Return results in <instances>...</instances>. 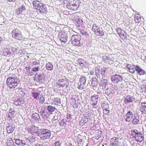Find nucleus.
Instances as JSON below:
<instances>
[{
    "mask_svg": "<svg viewBox=\"0 0 146 146\" xmlns=\"http://www.w3.org/2000/svg\"><path fill=\"white\" fill-rule=\"evenodd\" d=\"M6 82L7 86L9 88L13 89L17 86L20 81L16 75H13L7 78Z\"/></svg>",
    "mask_w": 146,
    "mask_h": 146,
    "instance_id": "nucleus-1",
    "label": "nucleus"
},
{
    "mask_svg": "<svg viewBox=\"0 0 146 146\" xmlns=\"http://www.w3.org/2000/svg\"><path fill=\"white\" fill-rule=\"evenodd\" d=\"M50 135V131L47 129H38L37 131V135L39 136L41 139L44 140L49 138Z\"/></svg>",
    "mask_w": 146,
    "mask_h": 146,
    "instance_id": "nucleus-2",
    "label": "nucleus"
},
{
    "mask_svg": "<svg viewBox=\"0 0 146 146\" xmlns=\"http://www.w3.org/2000/svg\"><path fill=\"white\" fill-rule=\"evenodd\" d=\"M132 135L137 141L140 142L143 141L144 138L143 135L141 132L137 130H134Z\"/></svg>",
    "mask_w": 146,
    "mask_h": 146,
    "instance_id": "nucleus-3",
    "label": "nucleus"
},
{
    "mask_svg": "<svg viewBox=\"0 0 146 146\" xmlns=\"http://www.w3.org/2000/svg\"><path fill=\"white\" fill-rule=\"evenodd\" d=\"M111 81L115 84L121 82L123 80V76L118 74H115L111 77Z\"/></svg>",
    "mask_w": 146,
    "mask_h": 146,
    "instance_id": "nucleus-4",
    "label": "nucleus"
},
{
    "mask_svg": "<svg viewBox=\"0 0 146 146\" xmlns=\"http://www.w3.org/2000/svg\"><path fill=\"white\" fill-rule=\"evenodd\" d=\"M81 36L79 35H73L72 36L71 40L73 44L76 46H80V40Z\"/></svg>",
    "mask_w": 146,
    "mask_h": 146,
    "instance_id": "nucleus-5",
    "label": "nucleus"
},
{
    "mask_svg": "<svg viewBox=\"0 0 146 146\" xmlns=\"http://www.w3.org/2000/svg\"><path fill=\"white\" fill-rule=\"evenodd\" d=\"M12 34V37L16 39L20 40L22 38L21 32L18 29H16L13 30Z\"/></svg>",
    "mask_w": 146,
    "mask_h": 146,
    "instance_id": "nucleus-6",
    "label": "nucleus"
},
{
    "mask_svg": "<svg viewBox=\"0 0 146 146\" xmlns=\"http://www.w3.org/2000/svg\"><path fill=\"white\" fill-rule=\"evenodd\" d=\"M80 3V1L77 0L75 1V4H70V5H67V7L69 9L73 10H76L79 7Z\"/></svg>",
    "mask_w": 146,
    "mask_h": 146,
    "instance_id": "nucleus-7",
    "label": "nucleus"
},
{
    "mask_svg": "<svg viewBox=\"0 0 146 146\" xmlns=\"http://www.w3.org/2000/svg\"><path fill=\"white\" fill-rule=\"evenodd\" d=\"M92 29L95 34L97 35L103 36L104 35L102 29L101 30L95 25H93Z\"/></svg>",
    "mask_w": 146,
    "mask_h": 146,
    "instance_id": "nucleus-8",
    "label": "nucleus"
},
{
    "mask_svg": "<svg viewBox=\"0 0 146 146\" xmlns=\"http://www.w3.org/2000/svg\"><path fill=\"white\" fill-rule=\"evenodd\" d=\"M98 100V96L96 94H94L91 97L90 100V104L95 108H97L96 106Z\"/></svg>",
    "mask_w": 146,
    "mask_h": 146,
    "instance_id": "nucleus-9",
    "label": "nucleus"
},
{
    "mask_svg": "<svg viewBox=\"0 0 146 146\" xmlns=\"http://www.w3.org/2000/svg\"><path fill=\"white\" fill-rule=\"evenodd\" d=\"M116 31L119 36L122 39H125L126 38V34L124 30L120 28H117Z\"/></svg>",
    "mask_w": 146,
    "mask_h": 146,
    "instance_id": "nucleus-10",
    "label": "nucleus"
},
{
    "mask_svg": "<svg viewBox=\"0 0 146 146\" xmlns=\"http://www.w3.org/2000/svg\"><path fill=\"white\" fill-rule=\"evenodd\" d=\"M34 78L35 80L36 81L42 83L44 79V77L43 74L38 75L36 74L35 75Z\"/></svg>",
    "mask_w": 146,
    "mask_h": 146,
    "instance_id": "nucleus-11",
    "label": "nucleus"
},
{
    "mask_svg": "<svg viewBox=\"0 0 146 146\" xmlns=\"http://www.w3.org/2000/svg\"><path fill=\"white\" fill-rule=\"evenodd\" d=\"M57 82L58 84L62 87L67 86L68 85V82L66 78L58 80Z\"/></svg>",
    "mask_w": 146,
    "mask_h": 146,
    "instance_id": "nucleus-12",
    "label": "nucleus"
},
{
    "mask_svg": "<svg viewBox=\"0 0 146 146\" xmlns=\"http://www.w3.org/2000/svg\"><path fill=\"white\" fill-rule=\"evenodd\" d=\"M119 139L116 137H113L111 139L110 143L111 146H118Z\"/></svg>",
    "mask_w": 146,
    "mask_h": 146,
    "instance_id": "nucleus-13",
    "label": "nucleus"
},
{
    "mask_svg": "<svg viewBox=\"0 0 146 146\" xmlns=\"http://www.w3.org/2000/svg\"><path fill=\"white\" fill-rule=\"evenodd\" d=\"M37 11L41 13H45L47 12V9L45 5L42 4L37 10Z\"/></svg>",
    "mask_w": 146,
    "mask_h": 146,
    "instance_id": "nucleus-14",
    "label": "nucleus"
},
{
    "mask_svg": "<svg viewBox=\"0 0 146 146\" xmlns=\"http://www.w3.org/2000/svg\"><path fill=\"white\" fill-rule=\"evenodd\" d=\"M15 129V126L12 124H9L7 125L6 129L8 133H12Z\"/></svg>",
    "mask_w": 146,
    "mask_h": 146,
    "instance_id": "nucleus-15",
    "label": "nucleus"
},
{
    "mask_svg": "<svg viewBox=\"0 0 146 146\" xmlns=\"http://www.w3.org/2000/svg\"><path fill=\"white\" fill-rule=\"evenodd\" d=\"M33 4L34 8L37 10L42 4L38 1H33Z\"/></svg>",
    "mask_w": 146,
    "mask_h": 146,
    "instance_id": "nucleus-16",
    "label": "nucleus"
},
{
    "mask_svg": "<svg viewBox=\"0 0 146 146\" xmlns=\"http://www.w3.org/2000/svg\"><path fill=\"white\" fill-rule=\"evenodd\" d=\"M133 114L132 112L129 111L126 114L125 121L129 122L133 118Z\"/></svg>",
    "mask_w": 146,
    "mask_h": 146,
    "instance_id": "nucleus-17",
    "label": "nucleus"
},
{
    "mask_svg": "<svg viewBox=\"0 0 146 146\" xmlns=\"http://www.w3.org/2000/svg\"><path fill=\"white\" fill-rule=\"evenodd\" d=\"M134 99L132 96L128 95L125 98L124 102L125 104H128L132 102Z\"/></svg>",
    "mask_w": 146,
    "mask_h": 146,
    "instance_id": "nucleus-18",
    "label": "nucleus"
},
{
    "mask_svg": "<svg viewBox=\"0 0 146 146\" xmlns=\"http://www.w3.org/2000/svg\"><path fill=\"white\" fill-rule=\"evenodd\" d=\"M15 143L18 146H24L26 145L25 141L19 139H16L15 140Z\"/></svg>",
    "mask_w": 146,
    "mask_h": 146,
    "instance_id": "nucleus-19",
    "label": "nucleus"
},
{
    "mask_svg": "<svg viewBox=\"0 0 146 146\" xmlns=\"http://www.w3.org/2000/svg\"><path fill=\"white\" fill-rule=\"evenodd\" d=\"M67 37L65 34L62 35L60 40L62 44H65L67 41Z\"/></svg>",
    "mask_w": 146,
    "mask_h": 146,
    "instance_id": "nucleus-20",
    "label": "nucleus"
},
{
    "mask_svg": "<svg viewBox=\"0 0 146 146\" xmlns=\"http://www.w3.org/2000/svg\"><path fill=\"white\" fill-rule=\"evenodd\" d=\"M135 69V70L139 74L142 75L144 74V71L141 69L138 65H137L136 66Z\"/></svg>",
    "mask_w": 146,
    "mask_h": 146,
    "instance_id": "nucleus-21",
    "label": "nucleus"
},
{
    "mask_svg": "<svg viewBox=\"0 0 146 146\" xmlns=\"http://www.w3.org/2000/svg\"><path fill=\"white\" fill-rule=\"evenodd\" d=\"M78 62L79 64L81 66L84 67H86L87 66L86 62L82 59H79L78 60Z\"/></svg>",
    "mask_w": 146,
    "mask_h": 146,
    "instance_id": "nucleus-22",
    "label": "nucleus"
},
{
    "mask_svg": "<svg viewBox=\"0 0 146 146\" xmlns=\"http://www.w3.org/2000/svg\"><path fill=\"white\" fill-rule=\"evenodd\" d=\"M31 68L30 66H26L25 67V69L26 71H25V74L27 75H30V76H32L33 75V73L32 72V70L30 71Z\"/></svg>",
    "mask_w": 146,
    "mask_h": 146,
    "instance_id": "nucleus-23",
    "label": "nucleus"
},
{
    "mask_svg": "<svg viewBox=\"0 0 146 146\" xmlns=\"http://www.w3.org/2000/svg\"><path fill=\"white\" fill-rule=\"evenodd\" d=\"M146 103H141V106L140 107V110L142 112L146 113Z\"/></svg>",
    "mask_w": 146,
    "mask_h": 146,
    "instance_id": "nucleus-24",
    "label": "nucleus"
},
{
    "mask_svg": "<svg viewBox=\"0 0 146 146\" xmlns=\"http://www.w3.org/2000/svg\"><path fill=\"white\" fill-rule=\"evenodd\" d=\"M146 103H141V106L140 107V110L142 112L146 113Z\"/></svg>",
    "mask_w": 146,
    "mask_h": 146,
    "instance_id": "nucleus-25",
    "label": "nucleus"
},
{
    "mask_svg": "<svg viewBox=\"0 0 146 146\" xmlns=\"http://www.w3.org/2000/svg\"><path fill=\"white\" fill-rule=\"evenodd\" d=\"M3 51L1 52L2 55L6 56H8L10 54V52L9 51L8 49L7 48H2Z\"/></svg>",
    "mask_w": 146,
    "mask_h": 146,
    "instance_id": "nucleus-26",
    "label": "nucleus"
},
{
    "mask_svg": "<svg viewBox=\"0 0 146 146\" xmlns=\"http://www.w3.org/2000/svg\"><path fill=\"white\" fill-rule=\"evenodd\" d=\"M14 102L16 105H20L21 104L23 103V101L21 100L20 98H17V99H15Z\"/></svg>",
    "mask_w": 146,
    "mask_h": 146,
    "instance_id": "nucleus-27",
    "label": "nucleus"
},
{
    "mask_svg": "<svg viewBox=\"0 0 146 146\" xmlns=\"http://www.w3.org/2000/svg\"><path fill=\"white\" fill-rule=\"evenodd\" d=\"M101 56L102 58L105 60L107 61L110 60L109 58V55L107 53L105 54H102Z\"/></svg>",
    "mask_w": 146,
    "mask_h": 146,
    "instance_id": "nucleus-28",
    "label": "nucleus"
},
{
    "mask_svg": "<svg viewBox=\"0 0 146 146\" xmlns=\"http://www.w3.org/2000/svg\"><path fill=\"white\" fill-rule=\"evenodd\" d=\"M40 70L39 66H37L36 67L33 68L31 69L32 72L33 73V75L34 74V73H36Z\"/></svg>",
    "mask_w": 146,
    "mask_h": 146,
    "instance_id": "nucleus-29",
    "label": "nucleus"
},
{
    "mask_svg": "<svg viewBox=\"0 0 146 146\" xmlns=\"http://www.w3.org/2000/svg\"><path fill=\"white\" fill-rule=\"evenodd\" d=\"M56 109L55 107L51 106L49 105L47 107V110L50 113L53 112Z\"/></svg>",
    "mask_w": 146,
    "mask_h": 146,
    "instance_id": "nucleus-30",
    "label": "nucleus"
},
{
    "mask_svg": "<svg viewBox=\"0 0 146 146\" xmlns=\"http://www.w3.org/2000/svg\"><path fill=\"white\" fill-rule=\"evenodd\" d=\"M46 66V68L48 70H53V65L50 62L47 63Z\"/></svg>",
    "mask_w": 146,
    "mask_h": 146,
    "instance_id": "nucleus-31",
    "label": "nucleus"
},
{
    "mask_svg": "<svg viewBox=\"0 0 146 146\" xmlns=\"http://www.w3.org/2000/svg\"><path fill=\"white\" fill-rule=\"evenodd\" d=\"M32 95L33 97L35 99L37 100L40 97L39 93L37 92H33L32 93Z\"/></svg>",
    "mask_w": 146,
    "mask_h": 146,
    "instance_id": "nucleus-32",
    "label": "nucleus"
},
{
    "mask_svg": "<svg viewBox=\"0 0 146 146\" xmlns=\"http://www.w3.org/2000/svg\"><path fill=\"white\" fill-rule=\"evenodd\" d=\"M132 124L133 125H136L139 123V117H135L134 118L132 121Z\"/></svg>",
    "mask_w": 146,
    "mask_h": 146,
    "instance_id": "nucleus-33",
    "label": "nucleus"
},
{
    "mask_svg": "<svg viewBox=\"0 0 146 146\" xmlns=\"http://www.w3.org/2000/svg\"><path fill=\"white\" fill-rule=\"evenodd\" d=\"M32 118L34 120H38L39 118V116L38 113H35L32 115Z\"/></svg>",
    "mask_w": 146,
    "mask_h": 146,
    "instance_id": "nucleus-34",
    "label": "nucleus"
},
{
    "mask_svg": "<svg viewBox=\"0 0 146 146\" xmlns=\"http://www.w3.org/2000/svg\"><path fill=\"white\" fill-rule=\"evenodd\" d=\"M66 121L65 119H63L60 122V125L61 126H64L66 125Z\"/></svg>",
    "mask_w": 146,
    "mask_h": 146,
    "instance_id": "nucleus-35",
    "label": "nucleus"
},
{
    "mask_svg": "<svg viewBox=\"0 0 146 146\" xmlns=\"http://www.w3.org/2000/svg\"><path fill=\"white\" fill-rule=\"evenodd\" d=\"M135 21L137 23H139L141 21V18L138 15H136L135 16Z\"/></svg>",
    "mask_w": 146,
    "mask_h": 146,
    "instance_id": "nucleus-36",
    "label": "nucleus"
},
{
    "mask_svg": "<svg viewBox=\"0 0 146 146\" xmlns=\"http://www.w3.org/2000/svg\"><path fill=\"white\" fill-rule=\"evenodd\" d=\"M53 103L56 105H58L60 103V99L58 98L55 99Z\"/></svg>",
    "mask_w": 146,
    "mask_h": 146,
    "instance_id": "nucleus-37",
    "label": "nucleus"
},
{
    "mask_svg": "<svg viewBox=\"0 0 146 146\" xmlns=\"http://www.w3.org/2000/svg\"><path fill=\"white\" fill-rule=\"evenodd\" d=\"M86 79L85 77L81 76L80 78V80H79V82L85 84Z\"/></svg>",
    "mask_w": 146,
    "mask_h": 146,
    "instance_id": "nucleus-38",
    "label": "nucleus"
},
{
    "mask_svg": "<svg viewBox=\"0 0 146 146\" xmlns=\"http://www.w3.org/2000/svg\"><path fill=\"white\" fill-rule=\"evenodd\" d=\"M25 9V6L23 5H22L21 7L19 9V12L17 11V13L19 14H20L23 11H24Z\"/></svg>",
    "mask_w": 146,
    "mask_h": 146,
    "instance_id": "nucleus-39",
    "label": "nucleus"
},
{
    "mask_svg": "<svg viewBox=\"0 0 146 146\" xmlns=\"http://www.w3.org/2000/svg\"><path fill=\"white\" fill-rule=\"evenodd\" d=\"M100 67L98 66L96 67L95 68V73L97 76L98 75H99L100 74Z\"/></svg>",
    "mask_w": 146,
    "mask_h": 146,
    "instance_id": "nucleus-40",
    "label": "nucleus"
},
{
    "mask_svg": "<svg viewBox=\"0 0 146 146\" xmlns=\"http://www.w3.org/2000/svg\"><path fill=\"white\" fill-rule=\"evenodd\" d=\"M85 85V84L79 82L78 83V87L79 89L82 90L84 88Z\"/></svg>",
    "mask_w": 146,
    "mask_h": 146,
    "instance_id": "nucleus-41",
    "label": "nucleus"
},
{
    "mask_svg": "<svg viewBox=\"0 0 146 146\" xmlns=\"http://www.w3.org/2000/svg\"><path fill=\"white\" fill-rule=\"evenodd\" d=\"M135 67L134 65L131 64H128L126 66V68L128 70L135 68Z\"/></svg>",
    "mask_w": 146,
    "mask_h": 146,
    "instance_id": "nucleus-42",
    "label": "nucleus"
},
{
    "mask_svg": "<svg viewBox=\"0 0 146 146\" xmlns=\"http://www.w3.org/2000/svg\"><path fill=\"white\" fill-rule=\"evenodd\" d=\"M38 129V128L35 126H33L32 127V130L34 132V133H36L37 134V131Z\"/></svg>",
    "mask_w": 146,
    "mask_h": 146,
    "instance_id": "nucleus-43",
    "label": "nucleus"
},
{
    "mask_svg": "<svg viewBox=\"0 0 146 146\" xmlns=\"http://www.w3.org/2000/svg\"><path fill=\"white\" fill-rule=\"evenodd\" d=\"M40 102L41 103H43L44 102V97L42 96H40V97L39 98H38Z\"/></svg>",
    "mask_w": 146,
    "mask_h": 146,
    "instance_id": "nucleus-44",
    "label": "nucleus"
},
{
    "mask_svg": "<svg viewBox=\"0 0 146 146\" xmlns=\"http://www.w3.org/2000/svg\"><path fill=\"white\" fill-rule=\"evenodd\" d=\"M61 145V143H60L59 141H56L55 143H54L52 146H60Z\"/></svg>",
    "mask_w": 146,
    "mask_h": 146,
    "instance_id": "nucleus-45",
    "label": "nucleus"
},
{
    "mask_svg": "<svg viewBox=\"0 0 146 146\" xmlns=\"http://www.w3.org/2000/svg\"><path fill=\"white\" fill-rule=\"evenodd\" d=\"M40 113L41 115L43 117H44L46 115L45 113L44 110H42L40 111Z\"/></svg>",
    "mask_w": 146,
    "mask_h": 146,
    "instance_id": "nucleus-46",
    "label": "nucleus"
},
{
    "mask_svg": "<svg viewBox=\"0 0 146 146\" xmlns=\"http://www.w3.org/2000/svg\"><path fill=\"white\" fill-rule=\"evenodd\" d=\"M92 85L93 86H95L97 85V82L96 80H92Z\"/></svg>",
    "mask_w": 146,
    "mask_h": 146,
    "instance_id": "nucleus-47",
    "label": "nucleus"
},
{
    "mask_svg": "<svg viewBox=\"0 0 146 146\" xmlns=\"http://www.w3.org/2000/svg\"><path fill=\"white\" fill-rule=\"evenodd\" d=\"M104 112H105V113H109V108H106L105 107H104Z\"/></svg>",
    "mask_w": 146,
    "mask_h": 146,
    "instance_id": "nucleus-48",
    "label": "nucleus"
},
{
    "mask_svg": "<svg viewBox=\"0 0 146 146\" xmlns=\"http://www.w3.org/2000/svg\"><path fill=\"white\" fill-rule=\"evenodd\" d=\"M31 64L33 66H34L38 64V63L35 60L31 62Z\"/></svg>",
    "mask_w": 146,
    "mask_h": 146,
    "instance_id": "nucleus-49",
    "label": "nucleus"
},
{
    "mask_svg": "<svg viewBox=\"0 0 146 146\" xmlns=\"http://www.w3.org/2000/svg\"><path fill=\"white\" fill-rule=\"evenodd\" d=\"M134 69L135 68L129 70V72L131 73H133V74L135 72Z\"/></svg>",
    "mask_w": 146,
    "mask_h": 146,
    "instance_id": "nucleus-50",
    "label": "nucleus"
},
{
    "mask_svg": "<svg viewBox=\"0 0 146 146\" xmlns=\"http://www.w3.org/2000/svg\"><path fill=\"white\" fill-rule=\"evenodd\" d=\"M101 72L102 74H104L105 73V71L103 69H102L101 71Z\"/></svg>",
    "mask_w": 146,
    "mask_h": 146,
    "instance_id": "nucleus-51",
    "label": "nucleus"
},
{
    "mask_svg": "<svg viewBox=\"0 0 146 146\" xmlns=\"http://www.w3.org/2000/svg\"><path fill=\"white\" fill-rule=\"evenodd\" d=\"M71 115L70 114H67V119H70L71 117Z\"/></svg>",
    "mask_w": 146,
    "mask_h": 146,
    "instance_id": "nucleus-52",
    "label": "nucleus"
},
{
    "mask_svg": "<svg viewBox=\"0 0 146 146\" xmlns=\"http://www.w3.org/2000/svg\"><path fill=\"white\" fill-rule=\"evenodd\" d=\"M13 112L12 111V112H11V113H10L9 114H11V117H13Z\"/></svg>",
    "mask_w": 146,
    "mask_h": 146,
    "instance_id": "nucleus-53",
    "label": "nucleus"
},
{
    "mask_svg": "<svg viewBox=\"0 0 146 146\" xmlns=\"http://www.w3.org/2000/svg\"><path fill=\"white\" fill-rule=\"evenodd\" d=\"M104 83H103V86L104 85L105 86L106 85V82H105V80H104Z\"/></svg>",
    "mask_w": 146,
    "mask_h": 146,
    "instance_id": "nucleus-54",
    "label": "nucleus"
},
{
    "mask_svg": "<svg viewBox=\"0 0 146 146\" xmlns=\"http://www.w3.org/2000/svg\"><path fill=\"white\" fill-rule=\"evenodd\" d=\"M109 106L108 105V104H106L105 105V106H104V107H105L106 108H109V106Z\"/></svg>",
    "mask_w": 146,
    "mask_h": 146,
    "instance_id": "nucleus-55",
    "label": "nucleus"
},
{
    "mask_svg": "<svg viewBox=\"0 0 146 146\" xmlns=\"http://www.w3.org/2000/svg\"><path fill=\"white\" fill-rule=\"evenodd\" d=\"M30 142H33L35 141V139H34L33 138L31 140H30Z\"/></svg>",
    "mask_w": 146,
    "mask_h": 146,
    "instance_id": "nucleus-56",
    "label": "nucleus"
},
{
    "mask_svg": "<svg viewBox=\"0 0 146 146\" xmlns=\"http://www.w3.org/2000/svg\"><path fill=\"white\" fill-rule=\"evenodd\" d=\"M16 0H7L9 2H15Z\"/></svg>",
    "mask_w": 146,
    "mask_h": 146,
    "instance_id": "nucleus-57",
    "label": "nucleus"
},
{
    "mask_svg": "<svg viewBox=\"0 0 146 146\" xmlns=\"http://www.w3.org/2000/svg\"><path fill=\"white\" fill-rule=\"evenodd\" d=\"M17 49V48H12V50H13V51H16V50Z\"/></svg>",
    "mask_w": 146,
    "mask_h": 146,
    "instance_id": "nucleus-58",
    "label": "nucleus"
},
{
    "mask_svg": "<svg viewBox=\"0 0 146 146\" xmlns=\"http://www.w3.org/2000/svg\"><path fill=\"white\" fill-rule=\"evenodd\" d=\"M2 38L0 36V42H1V41L2 40Z\"/></svg>",
    "mask_w": 146,
    "mask_h": 146,
    "instance_id": "nucleus-59",
    "label": "nucleus"
},
{
    "mask_svg": "<svg viewBox=\"0 0 146 146\" xmlns=\"http://www.w3.org/2000/svg\"><path fill=\"white\" fill-rule=\"evenodd\" d=\"M32 136L31 137H29V138H28V139H31V138H32Z\"/></svg>",
    "mask_w": 146,
    "mask_h": 146,
    "instance_id": "nucleus-60",
    "label": "nucleus"
},
{
    "mask_svg": "<svg viewBox=\"0 0 146 146\" xmlns=\"http://www.w3.org/2000/svg\"><path fill=\"white\" fill-rule=\"evenodd\" d=\"M56 116H54V118H55V119H56Z\"/></svg>",
    "mask_w": 146,
    "mask_h": 146,
    "instance_id": "nucleus-61",
    "label": "nucleus"
},
{
    "mask_svg": "<svg viewBox=\"0 0 146 146\" xmlns=\"http://www.w3.org/2000/svg\"><path fill=\"white\" fill-rule=\"evenodd\" d=\"M90 74H92V72H90Z\"/></svg>",
    "mask_w": 146,
    "mask_h": 146,
    "instance_id": "nucleus-62",
    "label": "nucleus"
},
{
    "mask_svg": "<svg viewBox=\"0 0 146 146\" xmlns=\"http://www.w3.org/2000/svg\"><path fill=\"white\" fill-rule=\"evenodd\" d=\"M84 122L85 123H86V121H84Z\"/></svg>",
    "mask_w": 146,
    "mask_h": 146,
    "instance_id": "nucleus-63",
    "label": "nucleus"
},
{
    "mask_svg": "<svg viewBox=\"0 0 146 146\" xmlns=\"http://www.w3.org/2000/svg\"><path fill=\"white\" fill-rule=\"evenodd\" d=\"M102 146H104V145H102Z\"/></svg>",
    "mask_w": 146,
    "mask_h": 146,
    "instance_id": "nucleus-64",
    "label": "nucleus"
}]
</instances>
